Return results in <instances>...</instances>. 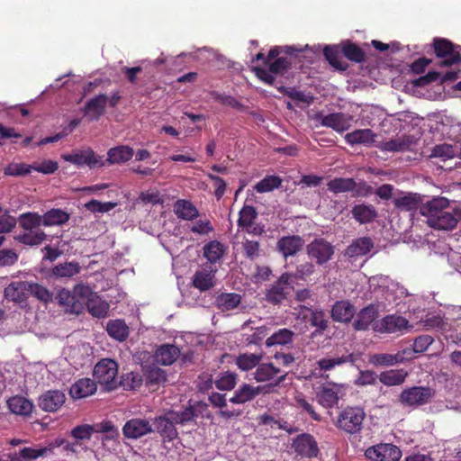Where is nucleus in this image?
<instances>
[{
	"label": "nucleus",
	"mask_w": 461,
	"mask_h": 461,
	"mask_svg": "<svg viewBox=\"0 0 461 461\" xmlns=\"http://www.w3.org/2000/svg\"><path fill=\"white\" fill-rule=\"evenodd\" d=\"M291 288V276L288 272L283 273L267 291L266 299L271 303L278 304L286 299Z\"/></svg>",
	"instance_id": "14"
},
{
	"label": "nucleus",
	"mask_w": 461,
	"mask_h": 461,
	"mask_svg": "<svg viewBox=\"0 0 461 461\" xmlns=\"http://www.w3.org/2000/svg\"><path fill=\"white\" fill-rule=\"evenodd\" d=\"M66 395L59 390H50L40 396L39 407L48 412L57 411L65 403Z\"/></svg>",
	"instance_id": "21"
},
{
	"label": "nucleus",
	"mask_w": 461,
	"mask_h": 461,
	"mask_svg": "<svg viewBox=\"0 0 461 461\" xmlns=\"http://www.w3.org/2000/svg\"><path fill=\"white\" fill-rule=\"evenodd\" d=\"M295 310H297V308H295ZM298 310L299 314H302L303 311H308L311 312V325L316 328V330L312 332L313 336L322 335L323 332L329 328V320L326 318V314L322 310H312L305 305H300Z\"/></svg>",
	"instance_id": "27"
},
{
	"label": "nucleus",
	"mask_w": 461,
	"mask_h": 461,
	"mask_svg": "<svg viewBox=\"0 0 461 461\" xmlns=\"http://www.w3.org/2000/svg\"><path fill=\"white\" fill-rule=\"evenodd\" d=\"M96 391V384L90 378H82L77 381L70 388V395L81 399L92 395Z\"/></svg>",
	"instance_id": "35"
},
{
	"label": "nucleus",
	"mask_w": 461,
	"mask_h": 461,
	"mask_svg": "<svg viewBox=\"0 0 461 461\" xmlns=\"http://www.w3.org/2000/svg\"><path fill=\"white\" fill-rule=\"evenodd\" d=\"M377 317V307L374 304H369L357 313V317L353 322V328L356 330H366L371 324L374 325Z\"/></svg>",
	"instance_id": "26"
},
{
	"label": "nucleus",
	"mask_w": 461,
	"mask_h": 461,
	"mask_svg": "<svg viewBox=\"0 0 461 461\" xmlns=\"http://www.w3.org/2000/svg\"><path fill=\"white\" fill-rule=\"evenodd\" d=\"M366 412L359 406H347L339 411L335 426L347 434L355 435L363 429Z\"/></svg>",
	"instance_id": "4"
},
{
	"label": "nucleus",
	"mask_w": 461,
	"mask_h": 461,
	"mask_svg": "<svg viewBox=\"0 0 461 461\" xmlns=\"http://www.w3.org/2000/svg\"><path fill=\"white\" fill-rule=\"evenodd\" d=\"M243 253L246 258L254 260L260 254V245L257 240H245L242 242Z\"/></svg>",
	"instance_id": "62"
},
{
	"label": "nucleus",
	"mask_w": 461,
	"mask_h": 461,
	"mask_svg": "<svg viewBox=\"0 0 461 461\" xmlns=\"http://www.w3.org/2000/svg\"><path fill=\"white\" fill-rule=\"evenodd\" d=\"M123 434L128 438H139L152 431V425L144 419H131L123 426Z\"/></svg>",
	"instance_id": "24"
},
{
	"label": "nucleus",
	"mask_w": 461,
	"mask_h": 461,
	"mask_svg": "<svg viewBox=\"0 0 461 461\" xmlns=\"http://www.w3.org/2000/svg\"><path fill=\"white\" fill-rule=\"evenodd\" d=\"M95 431V427L94 425L83 424L76 426L71 430V436L77 440L90 439Z\"/></svg>",
	"instance_id": "59"
},
{
	"label": "nucleus",
	"mask_w": 461,
	"mask_h": 461,
	"mask_svg": "<svg viewBox=\"0 0 461 461\" xmlns=\"http://www.w3.org/2000/svg\"><path fill=\"white\" fill-rule=\"evenodd\" d=\"M116 203L113 202H105L102 203L98 200H91L87 202L85 206L86 208L92 212H107L113 209L116 206Z\"/></svg>",
	"instance_id": "63"
},
{
	"label": "nucleus",
	"mask_w": 461,
	"mask_h": 461,
	"mask_svg": "<svg viewBox=\"0 0 461 461\" xmlns=\"http://www.w3.org/2000/svg\"><path fill=\"white\" fill-rule=\"evenodd\" d=\"M455 156V149L450 144H439L436 145L432 150L430 157L432 158H439L443 160H446L447 158H451Z\"/></svg>",
	"instance_id": "60"
},
{
	"label": "nucleus",
	"mask_w": 461,
	"mask_h": 461,
	"mask_svg": "<svg viewBox=\"0 0 461 461\" xmlns=\"http://www.w3.org/2000/svg\"><path fill=\"white\" fill-rule=\"evenodd\" d=\"M238 226L240 228H251L258 218V212L253 205L245 204L239 212Z\"/></svg>",
	"instance_id": "50"
},
{
	"label": "nucleus",
	"mask_w": 461,
	"mask_h": 461,
	"mask_svg": "<svg viewBox=\"0 0 461 461\" xmlns=\"http://www.w3.org/2000/svg\"><path fill=\"white\" fill-rule=\"evenodd\" d=\"M282 182V178L278 176H267L256 184L254 189L260 194L271 192L274 189L279 188Z\"/></svg>",
	"instance_id": "55"
},
{
	"label": "nucleus",
	"mask_w": 461,
	"mask_h": 461,
	"mask_svg": "<svg viewBox=\"0 0 461 461\" xmlns=\"http://www.w3.org/2000/svg\"><path fill=\"white\" fill-rule=\"evenodd\" d=\"M238 375L234 372H222L220 373L214 381L217 389L221 391H231L237 384Z\"/></svg>",
	"instance_id": "48"
},
{
	"label": "nucleus",
	"mask_w": 461,
	"mask_h": 461,
	"mask_svg": "<svg viewBox=\"0 0 461 461\" xmlns=\"http://www.w3.org/2000/svg\"><path fill=\"white\" fill-rule=\"evenodd\" d=\"M404 358L405 357L402 356V354L391 355L380 353L371 356L370 363L374 366H393L396 363L402 362Z\"/></svg>",
	"instance_id": "51"
},
{
	"label": "nucleus",
	"mask_w": 461,
	"mask_h": 461,
	"mask_svg": "<svg viewBox=\"0 0 461 461\" xmlns=\"http://www.w3.org/2000/svg\"><path fill=\"white\" fill-rule=\"evenodd\" d=\"M41 456H46V450L43 447L32 448L25 447L20 449L18 454H14L11 457V461H32Z\"/></svg>",
	"instance_id": "52"
},
{
	"label": "nucleus",
	"mask_w": 461,
	"mask_h": 461,
	"mask_svg": "<svg viewBox=\"0 0 461 461\" xmlns=\"http://www.w3.org/2000/svg\"><path fill=\"white\" fill-rule=\"evenodd\" d=\"M315 271L316 269L313 263L307 261L298 265L295 271L288 273V275L291 276L292 283L294 280L307 281L315 273Z\"/></svg>",
	"instance_id": "54"
},
{
	"label": "nucleus",
	"mask_w": 461,
	"mask_h": 461,
	"mask_svg": "<svg viewBox=\"0 0 461 461\" xmlns=\"http://www.w3.org/2000/svg\"><path fill=\"white\" fill-rule=\"evenodd\" d=\"M280 373V368L273 363H259L253 373V378L258 383L269 382V385L278 386L286 378V374L279 375Z\"/></svg>",
	"instance_id": "13"
},
{
	"label": "nucleus",
	"mask_w": 461,
	"mask_h": 461,
	"mask_svg": "<svg viewBox=\"0 0 461 461\" xmlns=\"http://www.w3.org/2000/svg\"><path fill=\"white\" fill-rule=\"evenodd\" d=\"M352 217L360 224H366L374 221L378 213L375 207L369 203L355 204L351 210Z\"/></svg>",
	"instance_id": "29"
},
{
	"label": "nucleus",
	"mask_w": 461,
	"mask_h": 461,
	"mask_svg": "<svg viewBox=\"0 0 461 461\" xmlns=\"http://www.w3.org/2000/svg\"><path fill=\"white\" fill-rule=\"evenodd\" d=\"M117 375L118 364L111 358H104L95 366L94 376L107 391L117 387Z\"/></svg>",
	"instance_id": "8"
},
{
	"label": "nucleus",
	"mask_w": 461,
	"mask_h": 461,
	"mask_svg": "<svg viewBox=\"0 0 461 461\" xmlns=\"http://www.w3.org/2000/svg\"><path fill=\"white\" fill-rule=\"evenodd\" d=\"M347 386L334 382H326L316 390V400L325 409L336 407L339 401L346 395Z\"/></svg>",
	"instance_id": "7"
},
{
	"label": "nucleus",
	"mask_w": 461,
	"mask_h": 461,
	"mask_svg": "<svg viewBox=\"0 0 461 461\" xmlns=\"http://www.w3.org/2000/svg\"><path fill=\"white\" fill-rule=\"evenodd\" d=\"M434 53L441 59L440 67H451L461 63V48L445 38L433 40Z\"/></svg>",
	"instance_id": "6"
},
{
	"label": "nucleus",
	"mask_w": 461,
	"mask_h": 461,
	"mask_svg": "<svg viewBox=\"0 0 461 461\" xmlns=\"http://www.w3.org/2000/svg\"><path fill=\"white\" fill-rule=\"evenodd\" d=\"M328 190L339 194L352 192L356 187V181L354 178L336 177L327 184Z\"/></svg>",
	"instance_id": "46"
},
{
	"label": "nucleus",
	"mask_w": 461,
	"mask_h": 461,
	"mask_svg": "<svg viewBox=\"0 0 461 461\" xmlns=\"http://www.w3.org/2000/svg\"><path fill=\"white\" fill-rule=\"evenodd\" d=\"M216 272L217 269L212 266L201 267L192 277V285L201 293L211 290L216 285Z\"/></svg>",
	"instance_id": "15"
},
{
	"label": "nucleus",
	"mask_w": 461,
	"mask_h": 461,
	"mask_svg": "<svg viewBox=\"0 0 461 461\" xmlns=\"http://www.w3.org/2000/svg\"><path fill=\"white\" fill-rule=\"evenodd\" d=\"M134 155L133 149L127 145L111 148L107 152L105 165L122 164L128 162Z\"/></svg>",
	"instance_id": "30"
},
{
	"label": "nucleus",
	"mask_w": 461,
	"mask_h": 461,
	"mask_svg": "<svg viewBox=\"0 0 461 461\" xmlns=\"http://www.w3.org/2000/svg\"><path fill=\"white\" fill-rule=\"evenodd\" d=\"M61 158L78 167L87 166L90 169H94L105 166L104 157L96 155L91 148L75 150L70 154H62Z\"/></svg>",
	"instance_id": "9"
},
{
	"label": "nucleus",
	"mask_w": 461,
	"mask_h": 461,
	"mask_svg": "<svg viewBox=\"0 0 461 461\" xmlns=\"http://www.w3.org/2000/svg\"><path fill=\"white\" fill-rule=\"evenodd\" d=\"M315 120L321 126L331 128L338 132H343L350 127L351 117L343 113H332L327 115L319 113L315 115Z\"/></svg>",
	"instance_id": "16"
},
{
	"label": "nucleus",
	"mask_w": 461,
	"mask_h": 461,
	"mask_svg": "<svg viewBox=\"0 0 461 461\" xmlns=\"http://www.w3.org/2000/svg\"><path fill=\"white\" fill-rule=\"evenodd\" d=\"M270 72L274 74L285 75L291 68V62L285 57H279L268 64Z\"/></svg>",
	"instance_id": "61"
},
{
	"label": "nucleus",
	"mask_w": 461,
	"mask_h": 461,
	"mask_svg": "<svg viewBox=\"0 0 461 461\" xmlns=\"http://www.w3.org/2000/svg\"><path fill=\"white\" fill-rule=\"evenodd\" d=\"M175 212L183 220H194L199 215L197 208L187 200H178L175 203Z\"/></svg>",
	"instance_id": "42"
},
{
	"label": "nucleus",
	"mask_w": 461,
	"mask_h": 461,
	"mask_svg": "<svg viewBox=\"0 0 461 461\" xmlns=\"http://www.w3.org/2000/svg\"><path fill=\"white\" fill-rule=\"evenodd\" d=\"M107 101L108 96L105 94L90 98L82 109L84 115L89 121H98L105 113Z\"/></svg>",
	"instance_id": "19"
},
{
	"label": "nucleus",
	"mask_w": 461,
	"mask_h": 461,
	"mask_svg": "<svg viewBox=\"0 0 461 461\" xmlns=\"http://www.w3.org/2000/svg\"><path fill=\"white\" fill-rule=\"evenodd\" d=\"M402 456V450L391 443H379L365 451V456L370 461H399Z\"/></svg>",
	"instance_id": "11"
},
{
	"label": "nucleus",
	"mask_w": 461,
	"mask_h": 461,
	"mask_svg": "<svg viewBox=\"0 0 461 461\" xmlns=\"http://www.w3.org/2000/svg\"><path fill=\"white\" fill-rule=\"evenodd\" d=\"M420 214L427 219L429 227L437 230H453L458 222V211H450L447 198L438 196L420 206Z\"/></svg>",
	"instance_id": "1"
},
{
	"label": "nucleus",
	"mask_w": 461,
	"mask_h": 461,
	"mask_svg": "<svg viewBox=\"0 0 461 461\" xmlns=\"http://www.w3.org/2000/svg\"><path fill=\"white\" fill-rule=\"evenodd\" d=\"M264 389V386H255L248 383H242L238 386L237 389H235L233 395L229 399V401L233 404H245L247 402H252L258 395L263 393Z\"/></svg>",
	"instance_id": "17"
},
{
	"label": "nucleus",
	"mask_w": 461,
	"mask_h": 461,
	"mask_svg": "<svg viewBox=\"0 0 461 461\" xmlns=\"http://www.w3.org/2000/svg\"><path fill=\"white\" fill-rule=\"evenodd\" d=\"M109 304L104 301L95 292L86 305V310L97 318H104L109 312Z\"/></svg>",
	"instance_id": "38"
},
{
	"label": "nucleus",
	"mask_w": 461,
	"mask_h": 461,
	"mask_svg": "<svg viewBox=\"0 0 461 461\" xmlns=\"http://www.w3.org/2000/svg\"><path fill=\"white\" fill-rule=\"evenodd\" d=\"M410 143L404 139H393L388 141L383 142L378 148L383 151L388 152H401L409 149Z\"/></svg>",
	"instance_id": "56"
},
{
	"label": "nucleus",
	"mask_w": 461,
	"mask_h": 461,
	"mask_svg": "<svg viewBox=\"0 0 461 461\" xmlns=\"http://www.w3.org/2000/svg\"><path fill=\"white\" fill-rule=\"evenodd\" d=\"M32 165H28L25 163H11L5 168V175L13 176H20L28 175L33 170Z\"/></svg>",
	"instance_id": "58"
},
{
	"label": "nucleus",
	"mask_w": 461,
	"mask_h": 461,
	"mask_svg": "<svg viewBox=\"0 0 461 461\" xmlns=\"http://www.w3.org/2000/svg\"><path fill=\"white\" fill-rule=\"evenodd\" d=\"M28 294L44 303H49L52 300V294L46 287L37 283L28 282Z\"/></svg>",
	"instance_id": "57"
},
{
	"label": "nucleus",
	"mask_w": 461,
	"mask_h": 461,
	"mask_svg": "<svg viewBox=\"0 0 461 461\" xmlns=\"http://www.w3.org/2000/svg\"><path fill=\"white\" fill-rule=\"evenodd\" d=\"M262 357V354L243 353L236 357L235 364L241 371H249L258 367Z\"/></svg>",
	"instance_id": "41"
},
{
	"label": "nucleus",
	"mask_w": 461,
	"mask_h": 461,
	"mask_svg": "<svg viewBox=\"0 0 461 461\" xmlns=\"http://www.w3.org/2000/svg\"><path fill=\"white\" fill-rule=\"evenodd\" d=\"M395 208L404 212L420 211L423 203V195L417 193H407L402 196L397 197L393 201Z\"/></svg>",
	"instance_id": "28"
},
{
	"label": "nucleus",
	"mask_w": 461,
	"mask_h": 461,
	"mask_svg": "<svg viewBox=\"0 0 461 461\" xmlns=\"http://www.w3.org/2000/svg\"><path fill=\"white\" fill-rule=\"evenodd\" d=\"M435 395V390L429 386H411L403 389L398 397L403 407L418 408L429 403Z\"/></svg>",
	"instance_id": "5"
},
{
	"label": "nucleus",
	"mask_w": 461,
	"mask_h": 461,
	"mask_svg": "<svg viewBox=\"0 0 461 461\" xmlns=\"http://www.w3.org/2000/svg\"><path fill=\"white\" fill-rule=\"evenodd\" d=\"M225 253V248L218 240H212L203 247V257L211 263L218 262Z\"/></svg>",
	"instance_id": "44"
},
{
	"label": "nucleus",
	"mask_w": 461,
	"mask_h": 461,
	"mask_svg": "<svg viewBox=\"0 0 461 461\" xmlns=\"http://www.w3.org/2000/svg\"><path fill=\"white\" fill-rule=\"evenodd\" d=\"M340 50L339 46H326L323 49V55L330 66L336 69L344 71L348 68V65L340 59Z\"/></svg>",
	"instance_id": "43"
},
{
	"label": "nucleus",
	"mask_w": 461,
	"mask_h": 461,
	"mask_svg": "<svg viewBox=\"0 0 461 461\" xmlns=\"http://www.w3.org/2000/svg\"><path fill=\"white\" fill-rule=\"evenodd\" d=\"M305 241L300 235H288L281 237L276 242V249L285 259L294 257L304 247Z\"/></svg>",
	"instance_id": "18"
},
{
	"label": "nucleus",
	"mask_w": 461,
	"mask_h": 461,
	"mask_svg": "<svg viewBox=\"0 0 461 461\" xmlns=\"http://www.w3.org/2000/svg\"><path fill=\"white\" fill-rule=\"evenodd\" d=\"M241 296L236 293H221L215 298V304L221 311H230L239 306Z\"/></svg>",
	"instance_id": "40"
},
{
	"label": "nucleus",
	"mask_w": 461,
	"mask_h": 461,
	"mask_svg": "<svg viewBox=\"0 0 461 461\" xmlns=\"http://www.w3.org/2000/svg\"><path fill=\"white\" fill-rule=\"evenodd\" d=\"M408 374L403 370H388L381 373L379 380L382 384L387 386H393L402 384Z\"/></svg>",
	"instance_id": "47"
},
{
	"label": "nucleus",
	"mask_w": 461,
	"mask_h": 461,
	"mask_svg": "<svg viewBox=\"0 0 461 461\" xmlns=\"http://www.w3.org/2000/svg\"><path fill=\"white\" fill-rule=\"evenodd\" d=\"M21 231L14 239L18 243L28 247H37L47 240V234L41 228V214L36 212L21 213L17 218Z\"/></svg>",
	"instance_id": "2"
},
{
	"label": "nucleus",
	"mask_w": 461,
	"mask_h": 461,
	"mask_svg": "<svg viewBox=\"0 0 461 461\" xmlns=\"http://www.w3.org/2000/svg\"><path fill=\"white\" fill-rule=\"evenodd\" d=\"M8 407L15 414L27 416L32 413L33 404L24 397L15 396L9 399Z\"/></svg>",
	"instance_id": "45"
},
{
	"label": "nucleus",
	"mask_w": 461,
	"mask_h": 461,
	"mask_svg": "<svg viewBox=\"0 0 461 461\" xmlns=\"http://www.w3.org/2000/svg\"><path fill=\"white\" fill-rule=\"evenodd\" d=\"M179 355L180 350L176 346L164 344L158 348L154 357L158 364L170 366L178 358Z\"/></svg>",
	"instance_id": "32"
},
{
	"label": "nucleus",
	"mask_w": 461,
	"mask_h": 461,
	"mask_svg": "<svg viewBox=\"0 0 461 461\" xmlns=\"http://www.w3.org/2000/svg\"><path fill=\"white\" fill-rule=\"evenodd\" d=\"M407 325L408 321L404 317L393 314L375 322L373 330L379 333H393L405 329Z\"/></svg>",
	"instance_id": "20"
},
{
	"label": "nucleus",
	"mask_w": 461,
	"mask_h": 461,
	"mask_svg": "<svg viewBox=\"0 0 461 461\" xmlns=\"http://www.w3.org/2000/svg\"><path fill=\"white\" fill-rule=\"evenodd\" d=\"M70 215L62 209H50L43 215H41V221L43 226L62 225L69 221Z\"/></svg>",
	"instance_id": "37"
},
{
	"label": "nucleus",
	"mask_w": 461,
	"mask_h": 461,
	"mask_svg": "<svg viewBox=\"0 0 461 461\" xmlns=\"http://www.w3.org/2000/svg\"><path fill=\"white\" fill-rule=\"evenodd\" d=\"M4 294L7 300L22 303L25 301L28 296V282H12L5 288Z\"/></svg>",
	"instance_id": "33"
},
{
	"label": "nucleus",
	"mask_w": 461,
	"mask_h": 461,
	"mask_svg": "<svg viewBox=\"0 0 461 461\" xmlns=\"http://www.w3.org/2000/svg\"><path fill=\"white\" fill-rule=\"evenodd\" d=\"M376 134L371 129H359L348 132L345 136V140L349 145H366L371 146L375 141Z\"/></svg>",
	"instance_id": "31"
},
{
	"label": "nucleus",
	"mask_w": 461,
	"mask_h": 461,
	"mask_svg": "<svg viewBox=\"0 0 461 461\" xmlns=\"http://www.w3.org/2000/svg\"><path fill=\"white\" fill-rule=\"evenodd\" d=\"M341 53L350 61L362 63L366 60L364 50L357 44L347 42L341 48Z\"/></svg>",
	"instance_id": "49"
},
{
	"label": "nucleus",
	"mask_w": 461,
	"mask_h": 461,
	"mask_svg": "<svg viewBox=\"0 0 461 461\" xmlns=\"http://www.w3.org/2000/svg\"><path fill=\"white\" fill-rule=\"evenodd\" d=\"M89 285L79 284L75 285L72 291L62 289L57 295L60 305L66 306L69 312L80 314L86 310V305L94 294Z\"/></svg>",
	"instance_id": "3"
},
{
	"label": "nucleus",
	"mask_w": 461,
	"mask_h": 461,
	"mask_svg": "<svg viewBox=\"0 0 461 461\" xmlns=\"http://www.w3.org/2000/svg\"><path fill=\"white\" fill-rule=\"evenodd\" d=\"M106 330L112 338L121 342L126 340L130 333V329L123 320L109 321Z\"/></svg>",
	"instance_id": "39"
},
{
	"label": "nucleus",
	"mask_w": 461,
	"mask_h": 461,
	"mask_svg": "<svg viewBox=\"0 0 461 461\" xmlns=\"http://www.w3.org/2000/svg\"><path fill=\"white\" fill-rule=\"evenodd\" d=\"M80 272L77 262H65L52 268V274L58 277H72Z\"/></svg>",
	"instance_id": "53"
},
{
	"label": "nucleus",
	"mask_w": 461,
	"mask_h": 461,
	"mask_svg": "<svg viewBox=\"0 0 461 461\" xmlns=\"http://www.w3.org/2000/svg\"><path fill=\"white\" fill-rule=\"evenodd\" d=\"M374 248V242L369 237L356 239L347 248L345 254L349 258H358L366 255Z\"/></svg>",
	"instance_id": "34"
},
{
	"label": "nucleus",
	"mask_w": 461,
	"mask_h": 461,
	"mask_svg": "<svg viewBox=\"0 0 461 461\" xmlns=\"http://www.w3.org/2000/svg\"><path fill=\"white\" fill-rule=\"evenodd\" d=\"M356 314V307L348 300L336 301L331 307L330 316L336 322L348 323Z\"/></svg>",
	"instance_id": "22"
},
{
	"label": "nucleus",
	"mask_w": 461,
	"mask_h": 461,
	"mask_svg": "<svg viewBox=\"0 0 461 461\" xmlns=\"http://www.w3.org/2000/svg\"><path fill=\"white\" fill-rule=\"evenodd\" d=\"M171 415L177 424H185L191 421L195 417V410L193 406L186 407L181 411H170Z\"/></svg>",
	"instance_id": "64"
},
{
	"label": "nucleus",
	"mask_w": 461,
	"mask_h": 461,
	"mask_svg": "<svg viewBox=\"0 0 461 461\" xmlns=\"http://www.w3.org/2000/svg\"><path fill=\"white\" fill-rule=\"evenodd\" d=\"M291 447L296 456L314 458L320 455V448L315 438L309 433H301L293 438Z\"/></svg>",
	"instance_id": "10"
},
{
	"label": "nucleus",
	"mask_w": 461,
	"mask_h": 461,
	"mask_svg": "<svg viewBox=\"0 0 461 461\" xmlns=\"http://www.w3.org/2000/svg\"><path fill=\"white\" fill-rule=\"evenodd\" d=\"M177 422H175L174 417L170 411H167L164 415L158 416L154 420L155 429L158 433L160 434L164 438L168 440L175 439L178 433L176 429Z\"/></svg>",
	"instance_id": "23"
},
{
	"label": "nucleus",
	"mask_w": 461,
	"mask_h": 461,
	"mask_svg": "<svg viewBox=\"0 0 461 461\" xmlns=\"http://www.w3.org/2000/svg\"><path fill=\"white\" fill-rule=\"evenodd\" d=\"M295 338L296 334L294 331L288 328H282L270 335L266 339L265 344L267 348L282 346L286 347L287 348H292L294 347Z\"/></svg>",
	"instance_id": "25"
},
{
	"label": "nucleus",
	"mask_w": 461,
	"mask_h": 461,
	"mask_svg": "<svg viewBox=\"0 0 461 461\" xmlns=\"http://www.w3.org/2000/svg\"><path fill=\"white\" fill-rule=\"evenodd\" d=\"M356 357L352 353L346 352L341 356L335 355L331 357H323L321 358L317 364L321 370L329 371L333 369L337 366H341L346 363H354Z\"/></svg>",
	"instance_id": "36"
},
{
	"label": "nucleus",
	"mask_w": 461,
	"mask_h": 461,
	"mask_svg": "<svg viewBox=\"0 0 461 461\" xmlns=\"http://www.w3.org/2000/svg\"><path fill=\"white\" fill-rule=\"evenodd\" d=\"M306 252L311 260L322 266L328 263L334 255V246L322 238L314 239L306 247Z\"/></svg>",
	"instance_id": "12"
}]
</instances>
